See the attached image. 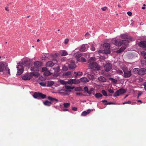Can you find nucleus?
Masks as SVG:
<instances>
[{"instance_id":"obj_46","label":"nucleus","mask_w":146,"mask_h":146,"mask_svg":"<svg viewBox=\"0 0 146 146\" xmlns=\"http://www.w3.org/2000/svg\"><path fill=\"white\" fill-rule=\"evenodd\" d=\"M131 101H128L127 102H125L123 103V104H131Z\"/></svg>"},{"instance_id":"obj_15","label":"nucleus","mask_w":146,"mask_h":146,"mask_svg":"<svg viewBox=\"0 0 146 146\" xmlns=\"http://www.w3.org/2000/svg\"><path fill=\"white\" fill-rule=\"evenodd\" d=\"M139 45L140 46L143 48L146 47V41H141L139 43Z\"/></svg>"},{"instance_id":"obj_25","label":"nucleus","mask_w":146,"mask_h":146,"mask_svg":"<svg viewBox=\"0 0 146 146\" xmlns=\"http://www.w3.org/2000/svg\"><path fill=\"white\" fill-rule=\"evenodd\" d=\"M109 80H111L114 84H116L117 82V80L112 78H109Z\"/></svg>"},{"instance_id":"obj_42","label":"nucleus","mask_w":146,"mask_h":146,"mask_svg":"<svg viewBox=\"0 0 146 146\" xmlns=\"http://www.w3.org/2000/svg\"><path fill=\"white\" fill-rule=\"evenodd\" d=\"M39 84L43 86H46V84L45 83L43 82H41L39 83Z\"/></svg>"},{"instance_id":"obj_27","label":"nucleus","mask_w":146,"mask_h":146,"mask_svg":"<svg viewBox=\"0 0 146 146\" xmlns=\"http://www.w3.org/2000/svg\"><path fill=\"white\" fill-rule=\"evenodd\" d=\"M74 87L73 86H65V88L67 90H70V89H71L72 90L74 89Z\"/></svg>"},{"instance_id":"obj_4","label":"nucleus","mask_w":146,"mask_h":146,"mask_svg":"<svg viewBox=\"0 0 146 146\" xmlns=\"http://www.w3.org/2000/svg\"><path fill=\"white\" fill-rule=\"evenodd\" d=\"M133 72L135 74L143 75L146 74V69L144 68H141L140 69L136 68L133 69Z\"/></svg>"},{"instance_id":"obj_7","label":"nucleus","mask_w":146,"mask_h":146,"mask_svg":"<svg viewBox=\"0 0 146 146\" xmlns=\"http://www.w3.org/2000/svg\"><path fill=\"white\" fill-rule=\"evenodd\" d=\"M46 95L42 93L39 92H35L33 95V97L35 98L43 99L46 98Z\"/></svg>"},{"instance_id":"obj_63","label":"nucleus","mask_w":146,"mask_h":146,"mask_svg":"<svg viewBox=\"0 0 146 146\" xmlns=\"http://www.w3.org/2000/svg\"><path fill=\"white\" fill-rule=\"evenodd\" d=\"M76 94L77 95H79L81 94V93H76Z\"/></svg>"},{"instance_id":"obj_34","label":"nucleus","mask_w":146,"mask_h":146,"mask_svg":"<svg viewBox=\"0 0 146 146\" xmlns=\"http://www.w3.org/2000/svg\"><path fill=\"white\" fill-rule=\"evenodd\" d=\"M141 54L143 56L144 58L146 59V52L142 51L141 52Z\"/></svg>"},{"instance_id":"obj_17","label":"nucleus","mask_w":146,"mask_h":146,"mask_svg":"<svg viewBox=\"0 0 146 146\" xmlns=\"http://www.w3.org/2000/svg\"><path fill=\"white\" fill-rule=\"evenodd\" d=\"M91 110H92L89 109L87 111H84L82 113L81 115L82 116H85L86 115H87L88 114L90 113Z\"/></svg>"},{"instance_id":"obj_6","label":"nucleus","mask_w":146,"mask_h":146,"mask_svg":"<svg viewBox=\"0 0 146 146\" xmlns=\"http://www.w3.org/2000/svg\"><path fill=\"white\" fill-rule=\"evenodd\" d=\"M123 70L124 72L123 76L125 78H128L131 75V70L129 69L127 67L123 68Z\"/></svg>"},{"instance_id":"obj_45","label":"nucleus","mask_w":146,"mask_h":146,"mask_svg":"<svg viewBox=\"0 0 146 146\" xmlns=\"http://www.w3.org/2000/svg\"><path fill=\"white\" fill-rule=\"evenodd\" d=\"M84 89L85 92H87L88 90V89L87 87L85 86L84 88Z\"/></svg>"},{"instance_id":"obj_14","label":"nucleus","mask_w":146,"mask_h":146,"mask_svg":"<svg viewBox=\"0 0 146 146\" xmlns=\"http://www.w3.org/2000/svg\"><path fill=\"white\" fill-rule=\"evenodd\" d=\"M5 68V65L2 63H0V72H2L3 73H4Z\"/></svg>"},{"instance_id":"obj_55","label":"nucleus","mask_w":146,"mask_h":146,"mask_svg":"<svg viewBox=\"0 0 146 146\" xmlns=\"http://www.w3.org/2000/svg\"><path fill=\"white\" fill-rule=\"evenodd\" d=\"M142 94V92L141 91H139L138 94V96H140Z\"/></svg>"},{"instance_id":"obj_13","label":"nucleus","mask_w":146,"mask_h":146,"mask_svg":"<svg viewBox=\"0 0 146 146\" xmlns=\"http://www.w3.org/2000/svg\"><path fill=\"white\" fill-rule=\"evenodd\" d=\"M22 78L24 80H30L31 78V76L30 73H28L22 76Z\"/></svg>"},{"instance_id":"obj_35","label":"nucleus","mask_w":146,"mask_h":146,"mask_svg":"<svg viewBox=\"0 0 146 146\" xmlns=\"http://www.w3.org/2000/svg\"><path fill=\"white\" fill-rule=\"evenodd\" d=\"M102 93L104 96H108L105 90H102Z\"/></svg>"},{"instance_id":"obj_30","label":"nucleus","mask_w":146,"mask_h":146,"mask_svg":"<svg viewBox=\"0 0 146 146\" xmlns=\"http://www.w3.org/2000/svg\"><path fill=\"white\" fill-rule=\"evenodd\" d=\"M64 107L65 108H68L70 106V103H66L63 104Z\"/></svg>"},{"instance_id":"obj_56","label":"nucleus","mask_w":146,"mask_h":146,"mask_svg":"<svg viewBox=\"0 0 146 146\" xmlns=\"http://www.w3.org/2000/svg\"><path fill=\"white\" fill-rule=\"evenodd\" d=\"M87 93L88 94H92V92L91 91L88 90V91L87 92Z\"/></svg>"},{"instance_id":"obj_57","label":"nucleus","mask_w":146,"mask_h":146,"mask_svg":"<svg viewBox=\"0 0 146 146\" xmlns=\"http://www.w3.org/2000/svg\"><path fill=\"white\" fill-rule=\"evenodd\" d=\"M107 102V101L105 100H103L102 101V102L103 103L106 102Z\"/></svg>"},{"instance_id":"obj_64","label":"nucleus","mask_w":146,"mask_h":146,"mask_svg":"<svg viewBox=\"0 0 146 146\" xmlns=\"http://www.w3.org/2000/svg\"><path fill=\"white\" fill-rule=\"evenodd\" d=\"M145 9V7H142V9Z\"/></svg>"},{"instance_id":"obj_31","label":"nucleus","mask_w":146,"mask_h":146,"mask_svg":"<svg viewBox=\"0 0 146 146\" xmlns=\"http://www.w3.org/2000/svg\"><path fill=\"white\" fill-rule=\"evenodd\" d=\"M67 84H73V79H71L69 80L68 81H67Z\"/></svg>"},{"instance_id":"obj_61","label":"nucleus","mask_w":146,"mask_h":146,"mask_svg":"<svg viewBox=\"0 0 146 146\" xmlns=\"http://www.w3.org/2000/svg\"><path fill=\"white\" fill-rule=\"evenodd\" d=\"M137 101L138 102H140L141 103H142V101L141 100H137Z\"/></svg>"},{"instance_id":"obj_50","label":"nucleus","mask_w":146,"mask_h":146,"mask_svg":"<svg viewBox=\"0 0 146 146\" xmlns=\"http://www.w3.org/2000/svg\"><path fill=\"white\" fill-rule=\"evenodd\" d=\"M91 50L92 51H94L95 50V48L93 46V45H92L91 47Z\"/></svg>"},{"instance_id":"obj_53","label":"nucleus","mask_w":146,"mask_h":146,"mask_svg":"<svg viewBox=\"0 0 146 146\" xmlns=\"http://www.w3.org/2000/svg\"><path fill=\"white\" fill-rule=\"evenodd\" d=\"M143 85L144 86V88L145 90L146 91V82H145L143 83Z\"/></svg>"},{"instance_id":"obj_49","label":"nucleus","mask_w":146,"mask_h":146,"mask_svg":"<svg viewBox=\"0 0 146 146\" xmlns=\"http://www.w3.org/2000/svg\"><path fill=\"white\" fill-rule=\"evenodd\" d=\"M107 9V7H104L102 8L101 9L103 11H105Z\"/></svg>"},{"instance_id":"obj_21","label":"nucleus","mask_w":146,"mask_h":146,"mask_svg":"<svg viewBox=\"0 0 146 146\" xmlns=\"http://www.w3.org/2000/svg\"><path fill=\"white\" fill-rule=\"evenodd\" d=\"M30 74L31 78L33 76L38 77L39 75V73H38L31 72Z\"/></svg>"},{"instance_id":"obj_1","label":"nucleus","mask_w":146,"mask_h":146,"mask_svg":"<svg viewBox=\"0 0 146 146\" xmlns=\"http://www.w3.org/2000/svg\"><path fill=\"white\" fill-rule=\"evenodd\" d=\"M111 42L113 44L118 46H120L123 44L125 46H127L129 43V41L127 40H122L116 39L115 38L112 39Z\"/></svg>"},{"instance_id":"obj_28","label":"nucleus","mask_w":146,"mask_h":146,"mask_svg":"<svg viewBox=\"0 0 146 146\" xmlns=\"http://www.w3.org/2000/svg\"><path fill=\"white\" fill-rule=\"evenodd\" d=\"M95 96L96 98H98L100 97H102V95L100 93H98L95 94Z\"/></svg>"},{"instance_id":"obj_52","label":"nucleus","mask_w":146,"mask_h":146,"mask_svg":"<svg viewBox=\"0 0 146 146\" xmlns=\"http://www.w3.org/2000/svg\"><path fill=\"white\" fill-rule=\"evenodd\" d=\"M127 14L129 16H131L132 15V13L130 11H128L127 12Z\"/></svg>"},{"instance_id":"obj_37","label":"nucleus","mask_w":146,"mask_h":146,"mask_svg":"<svg viewBox=\"0 0 146 146\" xmlns=\"http://www.w3.org/2000/svg\"><path fill=\"white\" fill-rule=\"evenodd\" d=\"M68 54L67 52L66 51H62L61 54V55L62 56H65L67 55Z\"/></svg>"},{"instance_id":"obj_24","label":"nucleus","mask_w":146,"mask_h":146,"mask_svg":"<svg viewBox=\"0 0 146 146\" xmlns=\"http://www.w3.org/2000/svg\"><path fill=\"white\" fill-rule=\"evenodd\" d=\"M121 38L128 39L129 38V36L127 35H121Z\"/></svg>"},{"instance_id":"obj_11","label":"nucleus","mask_w":146,"mask_h":146,"mask_svg":"<svg viewBox=\"0 0 146 146\" xmlns=\"http://www.w3.org/2000/svg\"><path fill=\"white\" fill-rule=\"evenodd\" d=\"M17 70H18L17 75H20L22 74L23 70V66L18 65L17 66Z\"/></svg>"},{"instance_id":"obj_12","label":"nucleus","mask_w":146,"mask_h":146,"mask_svg":"<svg viewBox=\"0 0 146 146\" xmlns=\"http://www.w3.org/2000/svg\"><path fill=\"white\" fill-rule=\"evenodd\" d=\"M68 66L69 68L72 69L75 68L76 66L74 61L73 60H71L69 63L68 64Z\"/></svg>"},{"instance_id":"obj_44","label":"nucleus","mask_w":146,"mask_h":146,"mask_svg":"<svg viewBox=\"0 0 146 146\" xmlns=\"http://www.w3.org/2000/svg\"><path fill=\"white\" fill-rule=\"evenodd\" d=\"M62 70L66 71L68 70V68L65 66H64L63 67Z\"/></svg>"},{"instance_id":"obj_40","label":"nucleus","mask_w":146,"mask_h":146,"mask_svg":"<svg viewBox=\"0 0 146 146\" xmlns=\"http://www.w3.org/2000/svg\"><path fill=\"white\" fill-rule=\"evenodd\" d=\"M110 104H116V105L117 104L115 103H113L110 102L104 104V105H110Z\"/></svg>"},{"instance_id":"obj_10","label":"nucleus","mask_w":146,"mask_h":146,"mask_svg":"<svg viewBox=\"0 0 146 146\" xmlns=\"http://www.w3.org/2000/svg\"><path fill=\"white\" fill-rule=\"evenodd\" d=\"M105 70L107 72L110 71L112 68V64L110 63H106L104 66Z\"/></svg>"},{"instance_id":"obj_39","label":"nucleus","mask_w":146,"mask_h":146,"mask_svg":"<svg viewBox=\"0 0 146 146\" xmlns=\"http://www.w3.org/2000/svg\"><path fill=\"white\" fill-rule=\"evenodd\" d=\"M73 84H78L79 83V81L78 80H77L75 79H73Z\"/></svg>"},{"instance_id":"obj_59","label":"nucleus","mask_w":146,"mask_h":146,"mask_svg":"<svg viewBox=\"0 0 146 146\" xmlns=\"http://www.w3.org/2000/svg\"><path fill=\"white\" fill-rule=\"evenodd\" d=\"M63 111H68V109H63Z\"/></svg>"},{"instance_id":"obj_51","label":"nucleus","mask_w":146,"mask_h":146,"mask_svg":"<svg viewBox=\"0 0 146 146\" xmlns=\"http://www.w3.org/2000/svg\"><path fill=\"white\" fill-rule=\"evenodd\" d=\"M81 61L82 62H86V59L85 58L83 57H81Z\"/></svg>"},{"instance_id":"obj_43","label":"nucleus","mask_w":146,"mask_h":146,"mask_svg":"<svg viewBox=\"0 0 146 146\" xmlns=\"http://www.w3.org/2000/svg\"><path fill=\"white\" fill-rule=\"evenodd\" d=\"M116 72L119 74H123V72L122 70H117L116 71Z\"/></svg>"},{"instance_id":"obj_48","label":"nucleus","mask_w":146,"mask_h":146,"mask_svg":"<svg viewBox=\"0 0 146 146\" xmlns=\"http://www.w3.org/2000/svg\"><path fill=\"white\" fill-rule=\"evenodd\" d=\"M108 91L110 93L113 94L114 93V91L111 89L108 90Z\"/></svg>"},{"instance_id":"obj_5","label":"nucleus","mask_w":146,"mask_h":146,"mask_svg":"<svg viewBox=\"0 0 146 146\" xmlns=\"http://www.w3.org/2000/svg\"><path fill=\"white\" fill-rule=\"evenodd\" d=\"M34 66L31 67V70L32 71H37L42 66V63L39 61H36L34 63Z\"/></svg>"},{"instance_id":"obj_36","label":"nucleus","mask_w":146,"mask_h":146,"mask_svg":"<svg viewBox=\"0 0 146 146\" xmlns=\"http://www.w3.org/2000/svg\"><path fill=\"white\" fill-rule=\"evenodd\" d=\"M71 72L70 71H68L66 72H65L64 74L65 76H67L71 74Z\"/></svg>"},{"instance_id":"obj_33","label":"nucleus","mask_w":146,"mask_h":146,"mask_svg":"<svg viewBox=\"0 0 146 146\" xmlns=\"http://www.w3.org/2000/svg\"><path fill=\"white\" fill-rule=\"evenodd\" d=\"M44 74L45 76H48L50 75V73L49 71H47L44 72Z\"/></svg>"},{"instance_id":"obj_58","label":"nucleus","mask_w":146,"mask_h":146,"mask_svg":"<svg viewBox=\"0 0 146 146\" xmlns=\"http://www.w3.org/2000/svg\"><path fill=\"white\" fill-rule=\"evenodd\" d=\"M5 9L7 11H9L8 8L7 6L5 7Z\"/></svg>"},{"instance_id":"obj_18","label":"nucleus","mask_w":146,"mask_h":146,"mask_svg":"<svg viewBox=\"0 0 146 146\" xmlns=\"http://www.w3.org/2000/svg\"><path fill=\"white\" fill-rule=\"evenodd\" d=\"M98 79L100 81L103 82H106V78L103 76H100L98 78Z\"/></svg>"},{"instance_id":"obj_8","label":"nucleus","mask_w":146,"mask_h":146,"mask_svg":"<svg viewBox=\"0 0 146 146\" xmlns=\"http://www.w3.org/2000/svg\"><path fill=\"white\" fill-rule=\"evenodd\" d=\"M103 47L104 48V51L105 54H109L110 53V46L109 44L108 43H105L104 44Z\"/></svg>"},{"instance_id":"obj_19","label":"nucleus","mask_w":146,"mask_h":146,"mask_svg":"<svg viewBox=\"0 0 146 146\" xmlns=\"http://www.w3.org/2000/svg\"><path fill=\"white\" fill-rule=\"evenodd\" d=\"M86 46H88V45L86 44V45L85 44L82 45L80 49V50L81 52H84L86 50Z\"/></svg>"},{"instance_id":"obj_16","label":"nucleus","mask_w":146,"mask_h":146,"mask_svg":"<svg viewBox=\"0 0 146 146\" xmlns=\"http://www.w3.org/2000/svg\"><path fill=\"white\" fill-rule=\"evenodd\" d=\"M54 65V63L51 61H49L47 62L46 64V66L47 67H50L53 66Z\"/></svg>"},{"instance_id":"obj_3","label":"nucleus","mask_w":146,"mask_h":146,"mask_svg":"<svg viewBox=\"0 0 146 146\" xmlns=\"http://www.w3.org/2000/svg\"><path fill=\"white\" fill-rule=\"evenodd\" d=\"M48 99L49 100H50L51 102H49L48 100H46L43 102L44 104L46 106H49L52 104H55L58 101L57 99L53 98L50 96L48 97Z\"/></svg>"},{"instance_id":"obj_32","label":"nucleus","mask_w":146,"mask_h":146,"mask_svg":"<svg viewBox=\"0 0 146 146\" xmlns=\"http://www.w3.org/2000/svg\"><path fill=\"white\" fill-rule=\"evenodd\" d=\"M83 55V54H78L76 55V58L78 60Z\"/></svg>"},{"instance_id":"obj_54","label":"nucleus","mask_w":146,"mask_h":146,"mask_svg":"<svg viewBox=\"0 0 146 146\" xmlns=\"http://www.w3.org/2000/svg\"><path fill=\"white\" fill-rule=\"evenodd\" d=\"M77 108L75 107H72V110L74 111H77Z\"/></svg>"},{"instance_id":"obj_20","label":"nucleus","mask_w":146,"mask_h":146,"mask_svg":"<svg viewBox=\"0 0 146 146\" xmlns=\"http://www.w3.org/2000/svg\"><path fill=\"white\" fill-rule=\"evenodd\" d=\"M125 48L126 47L125 46H122L117 51V52L118 53H120L123 51L125 49Z\"/></svg>"},{"instance_id":"obj_9","label":"nucleus","mask_w":146,"mask_h":146,"mask_svg":"<svg viewBox=\"0 0 146 146\" xmlns=\"http://www.w3.org/2000/svg\"><path fill=\"white\" fill-rule=\"evenodd\" d=\"M126 91L124 89H120L117 90L114 94L113 96L116 97L119 96L120 94H123L125 93Z\"/></svg>"},{"instance_id":"obj_22","label":"nucleus","mask_w":146,"mask_h":146,"mask_svg":"<svg viewBox=\"0 0 146 146\" xmlns=\"http://www.w3.org/2000/svg\"><path fill=\"white\" fill-rule=\"evenodd\" d=\"M80 81L83 82H89V80L86 78L84 77L80 79Z\"/></svg>"},{"instance_id":"obj_38","label":"nucleus","mask_w":146,"mask_h":146,"mask_svg":"<svg viewBox=\"0 0 146 146\" xmlns=\"http://www.w3.org/2000/svg\"><path fill=\"white\" fill-rule=\"evenodd\" d=\"M82 73L81 72H78L76 74V75L75 76V78H76L77 77V76H81L82 75Z\"/></svg>"},{"instance_id":"obj_23","label":"nucleus","mask_w":146,"mask_h":146,"mask_svg":"<svg viewBox=\"0 0 146 146\" xmlns=\"http://www.w3.org/2000/svg\"><path fill=\"white\" fill-rule=\"evenodd\" d=\"M28 62L27 61H22V62H20L19 63V65H21V66H23V65H26L28 64Z\"/></svg>"},{"instance_id":"obj_29","label":"nucleus","mask_w":146,"mask_h":146,"mask_svg":"<svg viewBox=\"0 0 146 146\" xmlns=\"http://www.w3.org/2000/svg\"><path fill=\"white\" fill-rule=\"evenodd\" d=\"M5 71V70L6 71H7V73L9 75H10V69H9V68L7 66V65L5 67V70H4Z\"/></svg>"},{"instance_id":"obj_41","label":"nucleus","mask_w":146,"mask_h":146,"mask_svg":"<svg viewBox=\"0 0 146 146\" xmlns=\"http://www.w3.org/2000/svg\"><path fill=\"white\" fill-rule=\"evenodd\" d=\"M48 69L46 67H43L42 68V72H44L47 71Z\"/></svg>"},{"instance_id":"obj_26","label":"nucleus","mask_w":146,"mask_h":146,"mask_svg":"<svg viewBox=\"0 0 146 146\" xmlns=\"http://www.w3.org/2000/svg\"><path fill=\"white\" fill-rule=\"evenodd\" d=\"M58 82L62 85H66L67 84V82L64 80H58Z\"/></svg>"},{"instance_id":"obj_47","label":"nucleus","mask_w":146,"mask_h":146,"mask_svg":"<svg viewBox=\"0 0 146 146\" xmlns=\"http://www.w3.org/2000/svg\"><path fill=\"white\" fill-rule=\"evenodd\" d=\"M69 41V40L67 38V39H65V41H64V43L65 44H67L68 43V42Z\"/></svg>"},{"instance_id":"obj_62","label":"nucleus","mask_w":146,"mask_h":146,"mask_svg":"<svg viewBox=\"0 0 146 146\" xmlns=\"http://www.w3.org/2000/svg\"><path fill=\"white\" fill-rule=\"evenodd\" d=\"M49 83H50L51 84V85H52L53 84V82H49Z\"/></svg>"},{"instance_id":"obj_60","label":"nucleus","mask_w":146,"mask_h":146,"mask_svg":"<svg viewBox=\"0 0 146 146\" xmlns=\"http://www.w3.org/2000/svg\"><path fill=\"white\" fill-rule=\"evenodd\" d=\"M79 88H75V90L76 91L79 90Z\"/></svg>"},{"instance_id":"obj_2","label":"nucleus","mask_w":146,"mask_h":146,"mask_svg":"<svg viewBox=\"0 0 146 146\" xmlns=\"http://www.w3.org/2000/svg\"><path fill=\"white\" fill-rule=\"evenodd\" d=\"M95 59V58L91 57L89 60L88 62L89 63V67L94 70H98L100 67L96 62H94Z\"/></svg>"}]
</instances>
